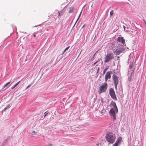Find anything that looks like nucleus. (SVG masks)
I'll list each match as a JSON object with an SVG mask.
<instances>
[{
  "label": "nucleus",
  "instance_id": "nucleus-1",
  "mask_svg": "<svg viewBox=\"0 0 146 146\" xmlns=\"http://www.w3.org/2000/svg\"><path fill=\"white\" fill-rule=\"evenodd\" d=\"M106 138L107 141L109 143H112L115 141V137L113 133H108L106 136Z\"/></svg>",
  "mask_w": 146,
  "mask_h": 146
},
{
  "label": "nucleus",
  "instance_id": "nucleus-2",
  "mask_svg": "<svg viewBox=\"0 0 146 146\" xmlns=\"http://www.w3.org/2000/svg\"><path fill=\"white\" fill-rule=\"evenodd\" d=\"M107 84L106 82L102 83L101 85L99 88L98 91V93L100 94L105 92L107 89Z\"/></svg>",
  "mask_w": 146,
  "mask_h": 146
},
{
  "label": "nucleus",
  "instance_id": "nucleus-3",
  "mask_svg": "<svg viewBox=\"0 0 146 146\" xmlns=\"http://www.w3.org/2000/svg\"><path fill=\"white\" fill-rule=\"evenodd\" d=\"M125 43V40L123 37H118L117 39V42L116 43H114L115 44V43L116 44H115V46L117 47H118L119 46H120L121 45L122 46Z\"/></svg>",
  "mask_w": 146,
  "mask_h": 146
},
{
  "label": "nucleus",
  "instance_id": "nucleus-4",
  "mask_svg": "<svg viewBox=\"0 0 146 146\" xmlns=\"http://www.w3.org/2000/svg\"><path fill=\"white\" fill-rule=\"evenodd\" d=\"M114 55L112 53H108L105 58L104 62H107L110 61L113 58Z\"/></svg>",
  "mask_w": 146,
  "mask_h": 146
},
{
  "label": "nucleus",
  "instance_id": "nucleus-5",
  "mask_svg": "<svg viewBox=\"0 0 146 146\" xmlns=\"http://www.w3.org/2000/svg\"><path fill=\"white\" fill-rule=\"evenodd\" d=\"M117 47L118 48L116 49L115 50L113 51V53L116 55H119L125 50V48L123 46L120 47L119 46Z\"/></svg>",
  "mask_w": 146,
  "mask_h": 146
},
{
  "label": "nucleus",
  "instance_id": "nucleus-6",
  "mask_svg": "<svg viewBox=\"0 0 146 146\" xmlns=\"http://www.w3.org/2000/svg\"><path fill=\"white\" fill-rule=\"evenodd\" d=\"M109 94L111 98L115 100H117V98L115 94V91L112 88L110 89L109 92Z\"/></svg>",
  "mask_w": 146,
  "mask_h": 146
},
{
  "label": "nucleus",
  "instance_id": "nucleus-7",
  "mask_svg": "<svg viewBox=\"0 0 146 146\" xmlns=\"http://www.w3.org/2000/svg\"><path fill=\"white\" fill-rule=\"evenodd\" d=\"M115 112V110L114 108H111L109 111V113L113 121L115 120L116 119Z\"/></svg>",
  "mask_w": 146,
  "mask_h": 146
},
{
  "label": "nucleus",
  "instance_id": "nucleus-8",
  "mask_svg": "<svg viewBox=\"0 0 146 146\" xmlns=\"http://www.w3.org/2000/svg\"><path fill=\"white\" fill-rule=\"evenodd\" d=\"M118 77L116 75H115L114 74H113V80L116 89L117 88V86L118 83Z\"/></svg>",
  "mask_w": 146,
  "mask_h": 146
},
{
  "label": "nucleus",
  "instance_id": "nucleus-9",
  "mask_svg": "<svg viewBox=\"0 0 146 146\" xmlns=\"http://www.w3.org/2000/svg\"><path fill=\"white\" fill-rule=\"evenodd\" d=\"M112 73V72L110 71L107 72L105 74V82H106L107 80L108 79H110L111 78V74Z\"/></svg>",
  "mask_w": 146,
  "mask_h": 146
},
{
  "label": "nucleus",
  "instance_id": "nucleus-10",
  "mask_svg": "<svg viewBox=\"0 0 146 146\" xmlns=\"http://www.w3.org/2000/svg\"><path fill=\"white\" fill-rule=\"evenodd\" d=\"M111 105L113 108H114L115 109L116 113H117L118 112V110L115 103L114 102H113L111 103Z\"/></svg>",
  "mask_w": 146,
  "mask_h": 146
},
{
  "label": "nucleus",
  "instance_id": "nucleus-11",
  "mask_svg": "<svg viewBox=\"0 0 146 146\" xmlns=\"http://www.w3.org/2000/svg\"><path fill=\"white\" fill-rule=\"evenodd\" d=\"M10 105L9 104H8L3 109V110L2 111H5L7 109L9 108L10 107Z\"/></svg>",
  "mask_w": 146,
  "mask_h": 146
},
{
  "label": "nucleus",
  "instance_id": "nucleus-12",
  "mask_svg": "<svg viewBox=\"0 0 146 146\" xmlns=\"http://www.w3.org/2000/svg\"><path fill=\"white\" fill-rule=\"evenodd\" d=\"M74 9V7H71L69 11V13H72L73 12V11Z\"/></svg>",
  "mask_w": 146,
  "mask_h": 146
},
{
  "label": "nucleus",
  "instance_id": "nucleus-13",
  "mask_svg": "<svg viewBox=\"0 0 146 146\" xmlns=\"http://www.w3.org/2000/svg\"><path fill=\"white\" fill-rule=\"evenodd\" d=\"M119 143V141H116L115 143H114V145H113V146H118V144Z\"/></svg>",
  "mask_w": 146,
  "mask_h": 146
},
{
  "label": "nucleus",
  "instance_id": "nucleus-14",
  "mask_svg": "<svg viewBox=\"0 0 146 146\" xmlns=\"http://www.w3.org/2000/svg\"><path fill=\"white\" fill-rule=\"evenodd\" d=\"M82 12V11H81L80 12V14H79V16H78V19H77L76 21V22H75V24H74V26L73 27H74V26L75 25V24H76V22H77V21H78V19H79V17H80V15H81V14Z\"/></svg>",
  "mask_w": 146,
  "mask_h": 146
},
{
  "label": "nucleus",
  "instance_id": "nucleus-15",
  "mask_svg": "<svg viewBox=\"0 0 146 146\" xmlns=\"http://www.w3.org/2000/svg\"><path fill=\"white\" fill-rule=\"evenodd\" d=\"M10 82H9L5 84L3 87V88H4L6 87L8 85Z\"/></svg>",
  "mask_w": 146,
  "mask_h": 146
},
{
  "label": "nucleus",
  "instance_id": "nucleus-16",
  "mask_svg": "<svg viewBox=\"0 0 146 146\" xmlns=\"http://www.w3.org/2000/svg\"><path fill=\"white\" fill-rule=\"evenodd\" d=\"M106 112V110H105L103 109L100 111V113H105Z\"/></svg>",
  "mask_w": 146,
  "mask_h": 146
},
{
  "label": "nucleus",
  "instance_id": "nucleus-17",
  "mask_svg": "<svg viewBox=\"0 0 146 146\" xmlns=\"http://www.w3.org/2000/svg\"><path fill=\"white\" fill-rule=\"evenodd\" d=\"M113 11L112 10L110 12V17H111L112 16V15H113Z\"/></svg>",
  "mask_w": 146,
  "mask_h": 146
},
{
  "label": "nucleus",
  "instance_id": "nucleus-18",
  "mask_svg": "<svg viewBox=\"0 0 146 146\" xmlns=\"http://www.w3.org/2000/svg\"><path fill=\"white\" fill-rule=\"evenodd\" d=\"M32 134L33 135H35L36 134V132L34 131H33L32 133Z\"/></svg>",
  "mask_w": 146,
  "mask_h": 146
},
{
  "label": "nucleus",
  "instance_id": "nucleus-19",
  "mask_svg": "<svg viewBox=\"0 0 146 146\" xmlns=\"http://www.w3.org/2000/svg\"><path fill=\"white\" fill-rule=\"evenodd\" d=\"M20 82V81H19V82H17V83H16L15 85V87L16 86H17L19 83Z\"/></svg>",
  "mask_w": 146,
  "mask_h": 146
},
{
  "label": "nucleus",
  "instance_id": "nucleus-20",
  "mask_svg": "<svg viewBox=\"0 0 146 146\" xmlns=\"http://www.w3.org/2000/svg\"><path fill=\"white\" fill-rule=\"evenodd\" d=\"M106 72V70H104L103 72V73H102V74L103 75H104L105 74Z\"/></svg>",
  "mask_w": 146,
  "mask_h": 146
},
{
  "label": "nucleus",
  "instance_id": "nucleus-21",
  "mask_svg": "<svg viewBox=\"0 0 146 146\" xmlns=\"http://www.w3.org/2000/svg\"><path fill=\"white\" fill-rule=\"evenodd\" d=\"M62 15L61 14V13L60 12H58V15L59 16H61Z\"/></svg>",
  "mask_w": 146,
  "mask_h": 146
},
{
  "label": "nucleus",
  "instance_id": "nucleus-22",
  "mask_svg": "<svg viewBox=\"0 0 146 146\" xmlns=\"http://www.w3.org/2000/svg\"><path fill=\"white\" fill-rule=\"evenodd\" d=\"M60 12L61 13V14L62 15L64 13V12H63V11L62 10Z\"/></svg>",
  "mask_w": 146,
  "mask_h": 146
},
{
  "label": "nucleus",
  "instance_id": "nucleus-23",
  "mask_svg": "<svg viewBox=\"0 0 146 146\" xmlns=\"http://www.w3.org/2000/svg\"><path fill=\"white\" fill-rule=\"evenodd\" d=\"M70 47V46H69L68 47H67V48H66L65 49V50H67Z\"/></svg>",
  "mask_w": 146,
  "mask_h": 146
},
{
  "label": "nucleus",
  "instance_id": "nucleus-24",
  "mask_svg": "<svg viewBox=\"0 0 146 146\" xmlns=\"http://www.w3.org/2000/svg\"><path fill=\"white\" fill-rule=\"evenodd\" d=\"M44 114H45V115H44V117H45L47 115L48 113H46V112L44 113Z\"/></svg>",
  "mask_w": 146,
  "mask_h": 146
},
{
  "label": "nucleus",
  "instance_id": "nucleus-25",
  "mask_svg": "<svg viewBox=\"0 0 146 146\" xmlns=\"http://www.w3.org/2000/svg\"><path fill=\"white\" fill-rule=\"evenodd\" d=\"M31 86V85H29L27 86V87L26 88V89H27L28 88H29V87H30Z\"/></svg>",
  "mask_w": 146,
  "mask_h": 146
},
{
  "label": "nucleus",
  "instance_id": "nucleus-26",
  "mask_svg": "<svg viewBox=\"0 0 146 146\" xmlns=\"http://www.w3.org/2000/svg\"><path fill=\"white\" fill-rule=\"evenodd\" d=\"M98 62V61H96V62H95L94 63V65H95V64H96V63Z\"/></svg>",
  "mask_w": 146,
  "mask_h": 146
},
{
  "label": "nucleus",
  "instance_id": "nucleus-27",
  "mask_svg": "<svg viewBox=\"0 0 146 146\" xmlns=\"http://www.w3.org/2000/svg\"><path fill=\"white\" fill-rule=\"evenodd\" d=\"M15 86H13L12 87V89H13L14 88H15Z\"/></svg>",
  "mask_w": 146,
  "mask_h": 146
},
{
  "label": "nucleus",
  "instance_id": "nucleus-28",
  "mask_svg": "<svg viewBox=\"0 0 146 146\" xmlns=\"http://www.w3.org/2000/svg\"><path fill=\"white\" fill-rule=\"evenodd\" d=\"M123 28H124V30H125V26H123Z\"/></svg>",
  "mask_w": 146,
  "mask_h": 146
},
{
  "label": "nucleus",
  "instance_id": "nucleus-29",
  "mask_svg": "<svg viewBox=\"0 0 146 146\" xmlns=\"http://www.w3.org/2000/svg\"><path fill=\"white\" fill-rule=\"evenodd\" d=\"M66 50H65V49H64V51L62 53V54H63L65 52Z\"/></svg>",
  "mask_w": 146,
  "mask_h": 146
},
{
  "label": "nucleus",
  "instance_id": "nucleus-30",
  "mask_svg": "<svg viewBox=\"0 0 146 146\" xmlns=\"http://www.w3.org/2000/svg\"><path fill=\"white\" fill-rule=\"evenodd\" d=\"M33 36L34 37H36V35L35 34H34L33 35Z\"/></svg>",
  "mask_w": 146,
  "mask_h": 146
},
{
  "label": "nucleus",
  "instance_id": "nucleus-31",
  "mask_svg": "<svg viewBox=\"0 0 146 146\" xmlns=\"http://www.w3.org/2000/svg\"><path fill=\"white\" fill-rule=\"evenodd\" d=\"M108 68H106L105 70H106V71Z\"/></svg>",
  "mask_w": 146,
  "mask_h": 146
}]
</instances>
